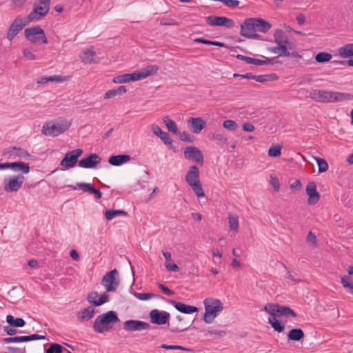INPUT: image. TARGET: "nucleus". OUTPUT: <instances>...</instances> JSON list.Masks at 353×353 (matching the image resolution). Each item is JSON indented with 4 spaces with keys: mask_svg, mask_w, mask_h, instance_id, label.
<instances>
[{
    "mask_svg": "<svg viewBox=\"0 0 353 353\" xmlns=\"http://www.w3.org/2000/svg\"><path fill=\"white\" fill-rule=\"evenodd\" d=\"M310 97L318 103H336L351 99L350 94L340 92L312 90Z\"/></svg>",
    "mask_w": 353,
    "mask_h": 353,
    "instance_id": "f257e3e1",
    "label": "nucleus"
},
{
    "mask_svg": "<svg viewBox=\"0 0 353 353\" xmlns=\"http://www.w3.org/2000/svg\"><path fill=\"white\" fill-rule=\"evenodd\" d=\"M71 124V121L66 119L48 121L43 125L41 132L47 137H57L67 131Z\"/></svg>",
    "mask_w": 353,
    "mask_h": 353,
    "instance_id": "f03ea898",
    "label": "nucleus"
},
{
    "mask_svg": "<svg viewBox=\"0 0 353 353\" xmlns=\"http://www.w3.org/2000/svg\"><path fill=\"white\" fill-rule=\"evenodd\" d=\"M120 320L114 311H108L98 316L93 324L94 330L97 333H103L110 330Z\"/></svg>",
    "mask_w": 353,
    "mask_h": 353,
    "instance_id": "7ed1b4c3",
    "label": "nucleus"
},
{
    "mask_svg": "<svg viewBox=\"0 0 353 353\" xmlns=\"http://www.w3.org/2000/svg\"><path fill=\"white\" fill-rule=\"evenodd\" d=\"M203 303L205 305L203 321L206 323H211L223 310V304L220 300L213 298L205 299Z\"/></svg>",
    "mask_w": 353,
    "mask_h": 353,
    "instance_id": "20e7f679",
    "label": "nucleus"
},
{
    "mask_svg": "<svg viewBox=\"0 0 353 353\" xmlns=\"http://www.w3.org/2000/svg\"><path fill=\"white\" fill-rule=\"evenodd\" d=\"M185 181L198 198L205 196V193L200 181L199 170L196 166L192 165L189 168L185 175Z\"/></svg>",
    "mask_w": 353,
    "mask_h": 353,
    "instance_id": "39448f33",
    "label": "nucleus"
},
{
    "mask_svg": "<svg viewBox=\"0 0 353 353\" xmlns=\"http://www.w3.org/2000/svg\"><path fill=\"white\" fill-rule=\"evenodd\" d=\"M51 0H39L33 4L32 10L28 15V22H36L47 15L50 10Z\"/></svg>",
    "mask_w": 353,
    "mask_h": 353,
    "instance_id": "423d86ee",
    "label": "nucleus"
},
{
    "mask_svg": "<svg viewBox=\"0 0 353 353\" xmlns=\"http://www.w3.org/2000/svg\"><path fill=\"white\" fill-rule=\"evenodd\" d=\"M24 35L26 38L32 43H48V39L45 32L39 26H35L25 29Z\"/></svg>",
    "mask_w": 353,
    "mask_h": 353,
    "instance_id": "0eeeda50",
    "label": "nucleus"
},
{
    "mask_svg": "<svg viewBox=\"0 0 353 353\" xmlns=\"http://www.w3.org/2000/svg\"><path fill=\"white\" fill-rule=\"evenodd\" d=\"M264 310L273 316L296 317V314L289 307L282 306L276 303H268Z\"/></svg>",
    "mask_w": 353,
    "mask_h": 353,
    "instance_id": "6e6552de",
    "label": "nucleus"
},
{
    "mask_svg": "<svg viewBox=\"0 0 353 353\" xmlns=\"http://www.w3.org/2000/svg\"><path fill=\"white\" fill-rule=\"evenodd\" d=\"M25 176L23 174H17L6 177L3 180V189L6 192H17L23 185Z\"/></svg>",
    "mask_w": 353,
    "mask_h": 353,
    "instance_id": "1a4fd4ad",
    "label": "nucleus"
},
{
    "mask_svg": "<svg viewBox=\"0 0 353 353\" xmlns=\"http://www.w3.org/2000/svg\"><path fill=\"white\" fill-rule=\"evenodd\" d=\"M4 156L8 160H28L31 155L28 152L20 147H10L5 149L3 152Z\"/></svg>",
    "mask_w": 353,
    "mask_h": 353,
    "instance_id": "9d476101",
    "label": "nucleus"
},
{
    "mask_svg": "<svg viewBox=\"0 0 353 353\" xmlns=\"http://www.w3.org/2000/svg\"><path fill=\"white\" fill-rule=\"evenodd\" d=\"M274 43L280 46L285 52L295 48V45L289 40L288 37L281 29H276L273 34Z\"/></svg>",
    "mask_w": 353,
    "mask_h": 353,
    "instance_id": "9b49d317",
    "label": "nucleus"
},
{
    "mask_svg": "<svg viewBox=\"0 0 353 353\" xmlns=\"http://www.w3.org/2000/svg\"><path fill=\"white\" fill-rule=\"evenodd\" d=\"M119 274L116 269L108 272L103 277L101 284L108 292L115 291L119 284Z\"/></svg>",
    "mask_w": 353,
    "mask_h": 353,
    "instance_id": "f8f14e48",
    "label": "nucleus"
},
{
    "mask_svg": "<svg viewBox=\"0 0 353 353\" xmlns=\"http://www.w3.org/2000/svg\"><path fill=\"white\" fill-rule=\"evenodd\" d=\"M28 23V19L19 17H16L8 27L6 36L7 39L10 41H12Z\"/></svg>",
    "mask_w": 353,
    "mask_h": 353,
    "instance_id": "ddd939ff",
    "label": "nucleus"
},
{
    "mask_svg": "<svg viewBox=\"0 0 353 353\" xmlns=\"http://www.w3.org/2000/svg\"><path fill=\"white\" fill-rule=\"evenodd\" d=\"M83 154L82 149L78 148L67 152L61 161L60 165L63 170L74 168L78 162V159Z\"/></svg>",
    "mask_w": 353,
    "mask_h": 353,
    "instance_id": "4468645a",
    "label": "nucleus"
},
{
    "mask_svg": "<svg viewBox=\"0 0 353 353\" xmlns=\"http://www.w3.org/2000/svg\"><path fill=\"white\" fill-rule=\"evenodd\" d=\"M255 18L245 19L241 26V34L247 38H256V28L255 26Z\"/></svg>",
    "mask_w": 353,
    "mask_h": 353,
    "instance_id": "2eb2a0df",
    "label": "nucleus"
},
{
    "mask_svg": "<svg viewBox=\"0 0 353 353\" xmlns=\"http://www.w3.org/2000/svg\"><path fill=\"white\" fill-rule=\"evenodd\" d=\"M205 21L211 26H224L229 28L234 26L233 20L226 17L211 15L206 17Z\"/></svg>",
    "mask_w": 353,
    "mask_h": 353,
    "instance_id": "dca6fc26",
    "label": "nucleus"
},
{
    "mask_svg": "<svg viewBox=\"0 0 353 353\" xmlns=\"http://www.w3.org/2000/svg\"><path fill=\"white\" fill-rule=\"evenodd\" d=\"M170 316V315L169 312L163 310H159L158 309H154L150 312L151 322L157 325L165 324L169 320Z\"/></svg>",
    "mask_w": 353,
    "mask_h": 353,
    "instance_id": "f3484780",
    "label": "nucleus"
},
{
    "mask_svg": "<svg viewBox=\"0 0 353 353\" xmlns=\"http://www.w3.org/2000/svg\"><path fill=\"white\" fill-rule=\"evenodd\" d=\"M101 159L96 154H90L78 162V165L82 168L92 169L100 163Z\"/></svg>",
    "mask_w": 353,
    "mask_h": 353,
    "instance_id": "a211bd4d",
    "label": "nucleus"
},
{
    "mask_svg": "<svg viewBox=\"0 0 353 353\" xmlns=\"http://www.w3.org/2000/svg\"><path fill=\"white\" fill-rule=\"evenodd\" d=\"M150 327L148 323L138 320H128L123 323V329L128 332L141 331Z\"/></svg>",
    "mask_w": 353,
    "mask_h": 353,
    "instance_id": "6ab92c4d",
    "label": "nucleus"
},
{
    "mask_svg": "<svg viewBox=\"0 0 353 353\" xmlns=\"http://www.w3.org/2000/svg\"><path fill=\"white\" fill-rule=\"evenodd\" d=\"M306 193L308 195L307 203L310 205L316 204L320 199V194L316 190V185L314 182H309L306 186Z\"/></svg>",
    "mask_w": 353,
    "mask_h": 353,
    "instance_id": "aec40b11",
    "label": "nucleus"
},
{
    "mask_svg": "<svg viewBox=\"0 0 353 353\" xmlns=\"http://www.w3.org/2000/svg\"><path fill=\"white\" fill-rule=\"evenodd\" d=\"M185 157L200 163L203 162V157L201 151L195 147H187L184 151Z\"/></svg>",
    "mask_w": 353,
    "mask_h": 353,
    "instance_id": "412c9836",
    "label": "nucleus"
},
{
    "mask_svg": "<svg viewBox=\"0 0 353 353\" xmlns=\"http://www.w3.org/2000/svg\"><path fill=\"white\" fill-rule=\"evenodd\" d=\"M9 169L15 173H21L23 175L28 174L30 171V165L21 161L10 163Z\"/></svg>",
    "mask_w": 353,
    "mask_h": 353,
    "instance_id": "4be33fe9",
    "label": "nucleus"
},
{
    "mask_svg": "<svg viewBox=\"0 0 353 353\" xmlns=\"http://www.w3.org/2000/svg\"><path fill=\"white\" fill-rule=\"evenodd\" d=\"M159 69V68L157 65H149L139 71H135L137 81L145 79L149 76L156 74Z\"/></svg>",
    "mask_w": 353,
    "mask_h": 353,
    "instance_id": "5701e85b",
    "label": "nucleus"
},
{
    "mask_svg": "<svg viewBox=\"0 0 353 353\" xmlns=\"http://www.w3.org/2000/svg\"><path fill=\"white\" fill-rule=\"evenodd\" d=\"M108 294L104 293L102 295H99L97 292H91L88 294L87 299L89 303L93 304L95 306H99L105 303L108 298Z\"/></svg>",
    "mask_w": 353,
    "mask_h": 353,
    "instance_id": "b1692460",
    "label": "nucleus"
},
{
    "mask_svg": "<svg viewBox=\"0 0 353 353\" xmlns=\"http://www.w3.org/2000/svg\"><path fill=\"white\" fill-rule=\"evenodd\" d=\"M171 304L180 312L183 314H192L198 312V307L192 305H186L181 302L170 301Z\"/></svg>",
    "mask_w": 353,
    "mask_h": 353,
    "instance_id": "393cba45",
    "label": "nucleus"
},
{
    "mask_svg": "<svg viewBox=\"0 0 353 353\" xmlns=\"http://www.w3.org/2000/svg\"><path fill=\"white\" fill-rule=\"evenodd\" d=\"M130 159L128 154L113 155L108 159V163L113 166H121L130 162Z\"/></svg>",
    "mask_w": 353,
    "mask_h": 353,
    "instance_id": "a878e982",
    "label": "nucleus"
},
{
    "mask_svg": "<svg viewBox=\"0 0 353 353\" xmlns=\"http://www.w3.org/2000/svg\"><path fill=\"white\" fill-rule=\"evenodd\" d=\"M188 123L191 124L192 131L195 134H199L205 127V122L201 117H191Z\"/></svg>",
    "mask_w": 353,
    "mask_h": 353,
    "instance_id": "bb28decb",
    "label": "nucleus"
},
{
    "mask_svg": "<svg viewBox=\"0 0 353 353\" xmlns=\"http://www.w3.org/2000/svg\"><path fill=\"white\" fill-rule=\"evenodd\" d=\"M97 53L92 49H87L82 51L79 55V58L84 64H91L94 63Z\"/></svg>",
    "mask_w": 353,
    "mask_h": 353,
    "instance_id": "cd10ccee",
    "label": "nucleus"
},
{
    "mask_svg": "<svg viewBox=\"0 0 353 353\" xmlns=\"http://www.w3.org/2000/svg\"><path fill=\"white\" fill-rule=\"evenodd\" d=\"M137 81L135 72L132 73H126L121 75L116 76L113 78L112 81L115 83H124L130 81Z\"/></svg>",
    "mask_w": 353,
    "mask_h": 353,
    "instance_id": "c85d7f7f",
    "label": "nucleus"
},
{
    "mask_svg": "<svg viewBox=\"0 0 353 353\" xmlns=\"http://www.w3.org/2000/svg\"><path fill=\"white\" fill-rule=\"evenodd\" d=\"M338 54L340 57L347 59L353 57V43H347L338 49Z\"/></svg>",
    "mask_w": 353,
    "mask_h": 353,
    "instance_id": "c756f323",
    "label": "nucleus"
},
{
    "mask_svg": "<svg viewBox=\"0 0 353 353\" xmlns=\"http://www.w3.org/2000/svg\"><path fill=\"white\" fill-rule=\"evenodd\" d=\"M94 314V309L91 307L84 308L77 314V318L81 321H88L91 319Z\"/></svg>",
    "mask_w": 353,
    "mask_h": 353,
    "instance_id": "7c9ffc66",
    "label": "nucleus"
},
{
    "mask_svg": "<svg viewBox=\"0 0 353 353\" xmlns=\"http://www.w3.org/2000/svg\"><path fill=\"white\" fill-rule=\"evenodd\" d=\"M7 323L14 327H23L26 325V321L22 318H14L12 315L8 314L6 316Z\"/></svg>",
    "mask_w": 353,
    "mask_h": 353,
    "instance_id": "2f4dec72",
    "label": "nucleus"
},
{
    "mask_svg": "<svg viewBox=\"0 0 353 353\" xmlns=\"http://www.w3.org/2000/svg\"><path fill=\"white\" fill-rule=\"evenodd\" d=\"M255 26L257 31L261 32H268L272 27V25L261 18H255Z\"/></svg>",
    "mask_w": 353,
    "mask_h": 353,
    "instance_id": "473e14b6",
    "label": "nucleus"
},
{
    "mask_svg": "<svg viewBox=\"0 0 353 353\" xmlns=\"http://www.w3.org/2000/svg\"><path fill=\"white\" fill-rule=\"evenodd\" d=\"M288 337L289 340L293 341H299L303 339L304 337V332L300 328H294L292 329L289 331Z\"/></svg>",
    "mask_w": 353,
    "mask_h": 353,
    "instance_id": "72a5a7b5",
    "label": "nucleus"
},
{
    "mask_svg": "<svg viewBox=\"0 0 353 353\" xmlns=\"http://www.w3.org/2000/svg\"><path fill=\"white\" fill-rule=\"evenodd\" d=\"M69 187L72 190H76L77 189H79L85 192H88L90 194L92 192V190L94 188L92 184L87 183H77L75 185H69Z\"/></svg>",
    "mask_w": 353,
    "mask_h": 353,
    "instance_id": "f704fd0d",
    "label": "nucleus"
},
{
    "mask_svg": "<svg viewBox=\"0 0 353 353\" xmlns=\"http://www.w3.org/2000/svg\"><path fill=\"white\" fill-rule=\"evenodd\" d=\"M268 322L273 327L275 331L278 332H283L285 327L283 325L281 324L279 320H277L275 316H272L268 319Z\"/></svg>",
    "mask_w": 353,
    "mask_h": 353,
    "instance_id": "c9c22d12",
    "label": "nucleus"
},
{
    "mask_svg": "<svg viewBox=\"0 0 353 353\" xmlns=\"http://www.w3.org/2000/svg\"><path fill=\"white\" fill-rule=\"evenodd\" d=\"M46 339V336L44 335H39V334H31L29 336H19V343H23V342H28L34 340H43Z\"/></svg>",
    "mask_w": 353,
    "mask_h": 353,
    "instance_id": "e433bc0d",
    "label": "nucleus"
},
{
    "mask_svg": "<svg viewBox=\"0 0 353 353\" xmlns=\"http://www.w3.org/2000/svg\"><path fill=\"white\" fill-rule=\"evenodd\" d=\"M228 223L230 230L237 232L239 230V222L237 216L229 214Z\"/></svg>",
    "mask_w": 353,
    "mask_h": 353,
    "instance_id": "4c0bfd02",
    "label": "nucleus"
},
{
    "mask_svg": "<svg viewBox=\"0 0 353 353\" xmlns=\"http://www.w3.org/2000/svg\"><path fill=\"white\" fill-rule=\"evenodd\" d=\"M163 122L170 132L174 134L178 133V128L174 121L170 119L168 117H165L163 118Z\"/></svg>",
    "mask_w": 353,
    "mask_h": 353,
    "instance_id": "58836bf2",
    "label": "nucleus"
},
{
    "mask_svg": "<svg viewBox=\"0 0 353 353\" xmlns=\"http://www.w3.org/2000/svg\"><path fill=\"white\" fill-rule=\"evenodd\" d=\"M332 56L328 52H319L315 56V60L319 63H325L331 60Z\"/></svg>",
    "mask_w": 353,
    "mask_h": 353,
    "instance_id": "ea45409f",
    "label": "nucleus"
},
{
    "mask_svg": "<svg viewBox=\"0 0 353 353\" xmlns=\"http://www.w3.org/2000/svg\"><path fill=\"white\" fill-rule=\"evenodd\" d=\"M120 214H126V212L123 210H105L104 215L107 220L110 221L113 219L116 216Z\"/></svg>",
    "mask_w": 353,
    "mask_h": 353,
    "instance_id": "a19ab883",
    "label": "nucleus"
},
{
    "mask_svg": "<svg viewBox=\"0 0 353 353\" xmlns=\"http://www.w3.org/2000/svg\"><path fill=\"white\" fill-rule=\"evenodd\" d=\"M268 51L271 53L278 54L279 57H290V51L285 50V52H284L283 50L281 49L280 46H279L269 48Z\"/></svg>",
    "mask_w": 353,
    "mask_h": 353,
    "instance_id": "79ce46f5",
    "label": "nucleus"
},
{
    "mask_svg": "<svg viewBox=\"0 0 353 353\" xmlns=\"http://www.w3.org/2000/svg\"><path fill=\"white\" fill-rule=\"evenodd\" d=\"M131 293L134 297L141 301L149 300L152 298H155L157 296L156 294L152 293H139L136 292Z\"/></svg>",
    "mask_w": 353,
    "mask_h": 353,
    "instance_id": "37998d69",
    "label": "nucleus"
},
{
    "mask_svg": "<svg viewBox=\"0 0 353 353\" xmlns=\"http://www.w3.org/2000/svg\"><path fill=\"white\" fill-rule=\"evenodd\" d=\"M282 146L281 145H276L270 147L268 150V154L269 157H277L281 154Z\"/></svg>",
    "mask_w": 353,
    "mask_h": 353,
    "instance_id": "c03bdc74",
    "label": "nucleus"
},
{
    "mask_svg": "<svg viewBox=\"0 0 353 353\" xmlns=\"http://www.w3.org/2000/svg\"><path fill=\"white\" fill-rule=\"evenodd\" d=\"M315 159L318 165L319 172L321 173L326 172L328 169V164L325 160L320 157H316Z\"/></svg>",
    "mask_w": 353,
    "mask_h": 353,
    "instance_id": "a18cd8bd",
    "label": "nucleus"
},
{
    "mask_svg": "<svg viewBox=\"0 0 353 353\" xmlns=\"http://www.w3.org/2000/svg\"><path fill=\"white\" fill-rule=\"evenodd\" d=\"M65 348L59 344L52 343L47 349L46 353H62Z\"/></svg>",
    "mask_w": 353,
    "mask_h": 353,
    "instance_id": "49530a36",
    "label": "nucleus"
},
{
    "mask_svg": "<svg viewBox=\"0 0 353 353\" xmlns=\"http://www.w3.org/2000/svg\"><path fill=\"white\" fill-rule=\"evenodd\" d=\"M212 140L219 141L220 143H225L227 142V138L224 136L221 131H216L212 134Z\"/></svg>",
    "mask_w": 353,
    "mask_h": 353,
    "instance_id": "de8ad7c7",
    "label": "nucleus"
},
{
    "mask_svg": "<svg viewBox=\"0 0 353 353\" xmlns=\"http://www.w3.org/2000/svg\"><path fill=\"white\" fill-rule=\"evenodd\" d=\"M223 126L229 130H236L238 128V124L232 120H225L223 123Z\"/></svg>",
    "mask_w": 353,
    "mask_h": 353,
    "instance_id": "09e8293b",
    "label": "nucleus"
},
{
    "mask_svg": "<svg viewBox=\"0 0 353 353\" xmlns=\"http://www.w3.org/2000/svg\"><path fill=\"white\" fill-rule=\"evenodd\" d=\"M261 58H264L265 65H274L281 64V62L277 59V57H266L263 55H259Z\"/></svg>",
    "mask_w": 353,
    "mask_h": 353,
    "instance_id": "8fccbe9b",
    "label": "nucleus"
},
{
    "mask_svg": "<svg viewBox=\"0 0 353 353\" xmlns=\"http://www.w3.org/2000/svg\"><path fill=\"white\" fill-rule=\"evenodd\" d=\"M161 348L165 349V350H185V351H190V349H188V348L184 347L183 346H181V345H165V344H163V345H161Z\"/></svg>",
    "mask_w": 353,
    "mask_h": 353,
    "instance_id": "3c124183",
    "label": "nucleus"
},
{
    "mask_svg": "<svg viewBox=\"0 0 353 353\" xmlns=\"http://www.w3.org/2000/svg\"><path fill=\"white\" fill-rule=\"evenodd\" d=\"M159 138L161 139V141L164 143V144L168 145H172V140L170 138V134L168 132H164Z\"/></svg>",
    "mask_w": 353,
    "mask_h": 353,
    "instance_id": "603ef678",
    "label": "nucleus"
},
{
    "mask_svg": "<svg viewBox=\"0 0 353 353\" xmlns=\"http://www.w3.org/2000/svg\"><path fill=\"white\" fill-rule=\"evenodd\" d=\"M4 332L8 334V335H10V336H13L14 334H16L17 333V330L14 327H12L10 325H8V326H4L3 327Z\"/></svg>",
    "mask_w": 353,
    "mask_h": 353,
    "instance_id": "864d4df0",
    "label": "nucleus"
},
{
    "mask_svg": "<svg viewBox=\"0 0 353 353\" xmlns=\"http://www.w3.org/2000/svg\"><path fill=\"white\" fill-rule=\"evenodd\" d=\"M341 284L345 288H348L353 290V283L349 281V278L346 276L341 277Z\"/></svg>",
    "mask_w": 353,
    "mask_h": 353,
    "instance_id": "5fc2aeb1",
    "label": "nucleus"
},
{
    "mask_svg": "<svg viewBox=\"0 0 353 353\" xmlns=\"http://www.w3.org/2000/svg\"><path fill=\"white\" fill-rule=\"evenodd\" d=\"M250 64L255 65H265L264 58H252L250 59Z\"/></svg>",
    "mask_w": 353,
    "mask_h": 353,
    "instance_id": "6e6d98bb",
    "label": "nucleus"
},
{
    "mask_svg": "<svg viewBox=\"0 0 353 353\" xmlns=\"http://www.w3.org/2000/svg\"><path fill=\"white\" fill-rule=\"evenodd\" d=\"M227 6L235 8L239 5V1L238 0H223L222 2Z\"/></svg>",
    "mask_w": 353,
    "mask_h": 353,
    "instance_id": "4d7b16f0",
    "label": "nucleus"
},
{
    "mask_svg": "<svg viewBox=\"0 0 353 353\" xmlns=\"http://www.w3.org/2000/svg\"><path fill=\"white\" fill-rule=\"evenodd\" d=\"M23 56L28 60H34L36 57L34 54L28 49H24L23 51Z\"/></svg>",
    "mask_w": 353,
    "mask_h": 353,
    "instance_id": "13d9d810",
    "label": "nucleus"
},
{
    "mask_svg": "<svg viewBox=\"0 0 353 353\" xmlns=\"http://www.w3.org/2000/svg\"><path fill=\"white\" fill-rule=\"evenodd\" d=\"M270 183L275 191H279L280 188V185L278 179L276 177L271 176L270 177Z\"/></svg>",
    "mask_w": 353,
    "mask_h": 353,
    "instance_id": "bf43d9fd",
    "label": "nucleus"
},
{
    "mask_svg": "<svg viewBox=\"0 0 353 353\" xmlns=\"http://www.w3.org/2000/svg\"><path fill=\"white\" fill-rule=\"evenodd\" d=\"M2 342L4 344H9V343H19V336L4 338L2 339Z\"/></svg>",
    "mask_w": 353,
    "mask_h": 353,
    "instance_id": "052dcab7",
    "label": "nucleus"
},
{
    "mask_svg": "<svg viewBox=\"0 0 353 353\" xmlns=\"http://www.w3.org/2000/svg\"><path fill=\"white\" fill-rule=\"evenodd\" d=\"M116 96H117V91L115 90V89H112V90H110L107 91L104 94L103 98L105 99H111V98L114 97Z\"/></svg>",
    "mask_w": 353,
    "mask_h": 353,
    "instance_id": "680f3d73",
    "label": "nucleus"
},
{
    "mask_svg": "<svg viewBox=\"0 0 353 353\" xmlns=\"http://www.w3.org/2000/svg\"><path fill=\"white\" fill-rule=\"evenodd\" d=\"M165 265L166 269L169 271L177 272L179 270V266L175 263H166Z\"/></svg>",
    "mask_w": 353,
    "mask_h": 353,
    "instance_id": "e2e57ef3",
    "label": "nucleus"
},
{
    "mask_svg": "<svg viewBox=\"0 0 353 353\" xmlns=\"http://www.w3.org/2000/svg\"><path fill=\"white\" fill-rule=\"evenodd\" d=\"M49 81H54V82H63L65 81V78L59 76V75H52L48 77Z\"/></svg>",
    "mask_w": 353,
    "mask_h": 353,
    "instance_id": "0e129e2a",
    "label": "nucleus"
},
{
    "mask_svg": "<svg viewBox=\"0 0 353 353\" xmlns=\"http://www.w3.org/2000/svg\"><path fill=\"white\" fill-rule=\"evenodd\" d=\"M242 128L245 132H252L254 130V126L251 123H244L242 125Z\"/></svg>",
    "mask_w": 353,
    "mask_h": 353,
    "instance_id": "69168bd1",
    "label": "nucleus"
},
{
    "mask_svg": "<svg viewBox=\"0 0 353 353\" xmlns=\"http://www.w3.org/2000/svg\"><path fill=\"white\" fill-rule=\"evenodd\" d=\"M180 139L181 141L192 142V139L190 134L188 132H183L181 134Z\"/></svg>",
    "mask_w": 353,
    "mask_h": 353,
    "instance_id": "338daca9",
    "label": "nucleus"
},
{
    "mask_svg": "<svg viewBox=\"0 0 353 353\" xmlns=\"http://www.w3.org/2000/svg\"><path fill=\"white\" fill-rule=\"evenodd\" d=\"M8 349L12 353H26V350L21 347H8Z\"/></svg>",
    "mask_w": 353,
    "mask_h": 353,
    "instance_id": "774afa93",
    "label": "nucleus"
}]
</instances>
